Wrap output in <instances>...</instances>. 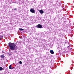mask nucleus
<instances>
[{
  "instance_id": "5",
  "label": "nucleus",
  "mask_w": 74,
  "mask_h": 74,
  "mask_svg": "<svg viewBox=\"0 0 74 74\" xmlns=\"http://www.w3.org/2000/svg\"><path fill=\"white\" fill-rule=\"evenodd\" d=\"M9 69H13V67H11V65H10L9 66Z\"/></svg>"
},
{
  "instance_id": "11",
  "label": "nucleus",
  "mask_w": 74,
  "mask_h": 74,
  "mask_svg": "<svg viewBox=\"0 0 74 74\" xmlns=\"http://www.w3.org/2000/svg\"><path fill=\"white\" fill-rule=\"evenodd\" d=\"M14 10H15L16 11V8H14Z\"/></svg>"
},
{
  "instance_id": "7",
  "label": "nucleus",
  "mask_w": 74,
  "mask_h": 74,
  "mask_svg": "<svg viewBox=\"0 0 74 74\" xmlns=\"http://www.w3.org/2000/svg\"><path fill=\"white\" fill-rule=\"evenodd\" d=\"M2 70H4V68L2 67H0V71H2Z\"/></svg>"
},
{
  "instance_id": "3",
  "label": "nucleus",
  "mask_w": 74,
  "mask_h": 74,
  "mask_svg": "<svg viewBox=\"0 0 74 74\" xmlns=\"http://www.w3.org/2000/svg\"><path fill=\"white\" fill-rule=\"evenodd\" d=\"M38 11L40 14H43V13H44V11H43V10H38Z\"/></svg>"
},
{
  "instance_id": "8",
  "label": "nucleus",
  "mask_w": 74,
  "mask_h": 74,
  "mask_svg": "<svg viewBox=\"0 0 74 74\" xmlns=\"http://www.w3.org/2000/svg\"><path fill=\"white\" fill-rule=\"evenodd\" d=\"M1 57V58H2L3 59H4V55H2Z\"/></svg>"
},
{
  "instance_id": "15",
  "label": "nucleus",
  "mask_w": 74,
  "mask_h": 74,
  "mask_svg": "<svg viewBox=\"0 0 74 74\" xmlns=\"http://www.w3.org/2000/svg\"><path fill=\"white\" fill-rule=\"evenodd\" d=\"M71 69H73V68H72V67H71Z\"/></svg>"
},
{
  "instance_id": "1",
  "label": "nucleus",
  "mask_w": 74,
  "mask_h": 74,
  "mask_svg": "<svg viewBox=\"0 0 74 74\" xmlns=\"http://www.w3.org/2000/svg\"><path fill=\"white\" fill-rule=\"evenodd\" d=\"M8 45L10 49L12 51H15L17 49V46L14 43L10 42Z\"/></svg>"
},
{
  "instance_id": "4",
  "label": "nucleus",
  "mask_w": 74,
  "mask_h": 74,
  "mask_svg": "<svg viewBox=\"0 0 74 74\" xmlns=\"http://www.w3.org/2000/svg\"><path fill=\"white\" fill-rule=\"evenodd\" d=\"M30 11L31 12H32V13H35V11H34V9H31L30 10Z\"/></svg>"
},
{
  "instance_id": "2",
  "label": "nucleus",
  "mask_w": 74,
  "mask_h": 74,
  "mask_svg": "<svg viewBox=\"0 0 74 74\" xmlns=\"http://www.w3.org/2000/svg\"><path fill=\"white\" fill-rule=\"evenodd\" d=\"M36 27L37 28H39V29H42V26L40 24H38L36 26Z\"/></svg>"
},
{
  "instance_id": "6",
  "label": "nucleus",
  "mask_w": 74,
  "mask_h": 74,
  "mask_svg": "<svg viewBox=\"0 0 74 74\" xmlns=\"http://www.w3.org/2000/svg\"><path fill=\"white\" fill-rule=\"evenodd\" d=\"M50 53H52V54H53V53H54L53 50H50Z\"/></svg>"
},
{
  "instance_id": "10",
  "label": "nucleus",
  "mask_w": 74,
  "mask_h": 74,
  "mask_svg": "<svg viewBox=\"0 0 74 74\" xmlns=\"http://www.w3.org/2000/svg\"><path fill=\"white\" fill-rule=\"evenodd\" d=\"M19 63L20 64H22V62L21 61H20V62H19Z\"/></svg>"
},
{
  "instance_id": "12",
  "label": "nucleus",
  "mask_w": 74,
  "mask_h": 74,
  "mask_svg": "<svg viewBox=\"0 0 74 74\" xmlns=\"http://www.w3.org/2000/svg\"><path fill=\"white\" fill-rule=\"evenodd\" d=\"M3 36H0V37H1L2 38L3 37Z\"/></svg>"
},
{
  "instance_id": "9",
  "label": "nucleus",
  "mask_w": 74,
  "mask_h": 74,
  "mask_svg": "<svg viewBox=\"0 0 74 74\" xmlns=\"http://www.w3.org/2000/svg\"><path fill=\"white\" fill-rule=\"evenodd\" d=\"M19 30H23V29H22L21 28H20L19 29Z\"/></svg>"
},
{
  "instance_id": "14",
  "label": "nucleus",
  "mask_w": 74,
  "mask_h": 74,
  "mask_svg": "<svg viewBox=\"0 0 74 74\" xmlns=\"http://www.w3.org/2000/svg\"><path fill=\"white\" fill-rule=\"evenodd\" d=\"M2 52V53H4V51H3Z\"/></svg>"
},
{
  "instance_id": "16",
  "label": "nucleus",
  "mask_w": 74,
  "mask_h": 74,
  "mask_svg": "<svg viewBox=\"0 0 74 74\" xmlns=\"http://www.w3.org/2000/svg\"><path fill=\"white\" fill-rule=\"evenodd\" d=\"M0 40H1V38H0Z\"/></svg>"
},
{
  "instance_id": "13",
  "label": "nucleus",
  "mask_w": 74,
  "mask_h": 74,
  "mask_svg": "<svg viewBox=\"0 0 74 74\" xmlns=\"http://www.w3.org/2000/svg\"><path fill=\"white\" fill-rule=\"evenodd\" d=\"M68 48H70V47L69 46H68Z\"/></svg>"
}]
</instances>
